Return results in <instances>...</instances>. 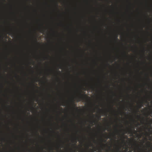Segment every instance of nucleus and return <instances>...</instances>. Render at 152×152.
Listing matches in <instances>:
<instances>
[{
  "label": "nucleus",
  "mask_w": 152,
  "mask_h": 152,
  "mask_svg": "<svg viewBox=\"0 0 152 152\" xmlns=\"http://www.w3.org/2000/svg\"><path fill=\"white\" fill-rule=\"evenodd\" d=\"M79 94V96L76 98L77 102L83 100L87 97L86 95L85 94L83 95L80 92Z\"/></svg>",
  "instance_id": "nucleus-1"
},
{
  "label": "nucleus",
  "mask_w": 152,
  "mask_h": 152,
  "mask_svg": "<svg viewBox=\"0 0 152 152\" xmlns=\"http://www.w3.org/2000/svg\"><path fill=\"white\" fill-rule=\"evenodd\" d=\"M143 107V102H141L140 103V104H139L138 105V109L137 110V112H138L139 111V109L141 107Z\"/></svg>",
  "instance_id": "nucleus-2"
},
{
  "label": "nucleus",
  "mask_w": 152,
  "mask_h": 152,
  "mask_svg": "<svg viewBox=\"0 0 152 152\" xmlns=\"http://www.w3.org/2000/svg\"><path fill=\"white\" fill-rule=\"evenodd\" d=\"M73 105L74 107H75L76 109V110L78 111H80L81 110H79L78 109V108L77 107H76V105L74 103V102H73Z\"/></svg>",
  "instance_id": "nucleus-3"
},
{
  "label": "nucleus",
  "mask_w": 152,
  "mask_h": 152,
  "mask_svg": "<svg viewBox=\"0 0 152 152\" xmlns=\"http://www.w3.org/2000/svg\"><path fill=\"white\" fill-rule=\"evenodd\" d=\"M77 139H78L77 138H76L75 139V144L74 145L75 146V147L76 148L77 147L76 146V143H77Z\"/></svg>",
  "instance_id": "nucleus-4"
},
{
  "label": "nucleus",
  "mask_w": 152,
  "mask_h": 152,
  "mask_svg": "<svg viewBox=\"0 0 152 152\" xmlns=\"http://www.w3.org/2000/svg\"><path fill=\"white\" fill-rule=\"evenodd\" d=\"M135 146H137L138 149V150H140V147L138 146V145H137V144H136V143H135Z\"/></svg>",
  "instance_id": "nucleus-5"
},
{
  "label": "nucleus",
  "mask_w": 152,
  "mask_h": 152,
  "mask_svg": "<svg viewBox=\"0 0 152 152\" xmlns=\"http://www.w3.org/2000/svg\"><path fill=\"white\" fill-rule=\"evenodd\" d=\"M90 88L91 89H92V90H94V87L92 86H90Z\"/></svg>",
  "instance_id": "nucleus-6"
},
{
  "label": "nucleus",
  "mask_w": 152,
  "mask_h": 152,
  "mask_svg": "<svg viewBox=\"0 0 152 152\" xmlns=\"http://www.w3.org/2000/svg\"><path fill=\"white\" fill-rule=\"evenodd\" d=\"M120 148H117V151L118 152H119L120 151Z\"/></svg>",
  "instance_id": "nucleus-7"
},
{
  "label": "nucleus",
  "mask_w": 152,
  "mask_h": 152,
  "mask_svg": "<svg viewBox=\"0 0 152 152\" xmlns=\"http://www.w3.org/2000/svg\"><path fill=\"white\" fill-rule=\"evenodd\" d=\"M115 39L117 40V41L119 40L118 38V36H116L115 38Z\"/></svg>",
  "instance_id": "nucleus-8"
},
{
  "label": "nucleus",
  "mask_w": 152,
  "mask_h": 152,
  "mask_svg": "<svg viewBox=\"0 0 152 152\" xmlns=\"http://www.w3.org/2000/svg\"><path fill=\"white\" fill-rule=\"evenodd\" d=\"M94 123V121H92L91 122V124H93V123Z\"/></svg>",
  "instance_id": "nucleus-9"
},
{
  "label": "nucleus",
  "mask_w": 152,
  "mask_h": 152,
  "mask_svg": "<svg viewBox=\"0 0 152 152\" xmlns=\"http://www.w3.org/2000/svg\"><path fill=\"white\" fill-rule=\"evenodd\" d=\"M101 145L102 146H105V145L103 144L102 142H101Z\"/></svg>",
  "instance_id": "nucleus-10"
},
{
  "label": "nucleus",
  "mask_w": 152,
  "mask_h": 152,
  "mask_svg": "<svg viewBox=\"0 0 152 152\" xmlns=\"http://www.w3.org/2000/svg\"><path fill=\"white\" fill-rule=\"evenodd\" d=\"M35 42H37V38H35Z\"/></svg>",
  "instance_id": "nucleus-11"
},
{
  "label": "nucleus",
  "mask_w": 152,
  "mask_h": 152,
  "mask_svg": "<svg viewBox=\"0 0 152 152\" xmlns=\"http://www.w3.org/2000/svg\"><path fill=\"white\" fill-rule=\"evenodd\" d=\"M123 142H125V140L124 139H123Z\"/></svg>",
  "instance_id": "nucleus-12"
},
{
  "label": "nucleus",
  "mask_w": 152,
  "mask_h": 152,
  "mask_svg": "<svg viewBox=\"0 0 152 152\" xmlns=\"http://www.w3.org/2000/svg\"><path fill=\"white\" fill-rule=\"evenodd\" d=\"M117 133L118 134V130H117Z\"/></svg>",
  "instance_id": "nucleus-13"
},
{
  "label": "nucleus",
  "mask_w": 152,
  "mask_h": 152,
  "mask_svg": "<svg viewBox=\"0 0 152 152\" xmlns=\"http://www.w3.org/2000/svg\"><path fill=\"white\" fill-rule=\"evenodd\" d=\"M148 80H150V79H149V78H148Z\"/></svg>",
  "instance_id": "nucleus-14"
},
{
  "label": "nucleus",
  "mask_w": 152,
  "mask_h": 152,
  "mask_svg": "<svg viewBox=\"0 0 152 152\" xmlns=\"http://www.w3.org/2000/svg\"><path fill=\"white\" fill-rule=\"evenodd\" d=\"M106 140H105L104 141V142H106Z\"/></svg>",
  "instance_id": "nucleus-15"
},
{
  "label": "nucleus",
  "mask_w": 152,
  "mask_h": 152,
  "mask_svg": "<svg viewBox=\"0 0 152 152\" xmlns=\"http://www.w3.org/2000/svg\"><path fill=\"white\" fill-rule=\"evenodd\" d=\"M145 52V50H144V52Z\"/></svg>",
  "instance_id": "nucleus-16"
},
{
  "label": "nucleus",
  "mask_w": 152,
  "mask_h": 152,
  "mask_svg": "<svg viewBox=\"0 0 152 152\" xmlns=\"http://www.w3.org/2000/svg\"><path fill=\"white\" fill-rule=\"evenodd\" d=\"M151 114H152V112H151Z\"/></svg>",
  "instance_id": "nucleus-17"
},
{
  "label": "nucleus",
  "mask_w": 152,
  "mask_h": 152,
  "mask_svg": "<svg viewBox=\"0 0 152 152\" xmlns=\"http://www.w3.org/2000/svg\"><path fill=\"white\" fill-rule=\"evenodd\" d=\"M134 131H135V129H134Z\"/></svg>",
  "instance_id": "nucleus-18"
},
{
  "label": "nucleus",
  "mask_w": 152,
  "mask_h": 152,
  "mask_svg": "<svg viewBox=\"0 0 152 152\" xmlns=\"http://www.w3.org/2000/svg\"><path fill=\"white\" fill-rule=\"evenodd\" d=\"M89 128L90 129H91V127H90Z\"/></svg>",
  "instance_id": "nucleus-19"
},
{
  "label": "nucleus",
  "mask_w": 152,
  "mask_h": 152,
  "mask_svg": "<svg viewBox=\"0 0 152 152\" xmlns=\"http://www.w3.org/2000/svg\"><path fill=\"white\" fill-rule=\"evenodd\" d=\"M125 56H126V55L125 54Z\"/></svg>",
  "instance_id": "nucleus-20"
},
{
  "label": "nucleus",
  "mask_w": 152,
  "mask_h": 152,
  "mask_svg": "<svg viewBox=\"0 0 152 152\" xmlns=\"http://www.w3.org/2000/svg\"><path fill=\"white\" fill-rule=\"evenodd\" d=\"M57 6H58V5L57 4Z\"/></svg>",
  "instance_id": "nucleus-21"
},
{
  "label": "nucleus",
  "mask_w": 152,
  "mask_h": 152,
  "mask_svg": "<svg viewBox=\"0 0 152 152\" xmlns=\"http://www.w3.org/2000/svg\"><path fill=\"white\" fill-rule=\"evenodd\" d=\"M100 116L99 117V118H100Z\"/></svg>",
  "instance_id": "nucleus-22"
}]
</instances>
